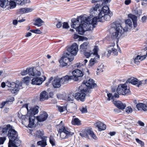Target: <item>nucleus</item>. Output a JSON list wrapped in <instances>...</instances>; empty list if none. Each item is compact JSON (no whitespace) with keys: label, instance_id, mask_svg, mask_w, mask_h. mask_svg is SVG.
Masks as SVG:
<instances>
[{"label":"nucleus","instance_id":"obj_48","mask_svg":"<svg viewBox=\"0 0 147 147\" xmlns=\"http://www.w3.org/2000/svg\"><path fill=\"white\" fill-rule=\"evenodd\" d=\"M96 61H94V60L93 59H91L89 63L88 64V65L89 66H92L95 63H96Z\"/></svg>","mask_w":147,"mask_h":147},{"label":"nucleus","instance_id":"obj_25","mask_svg":"<svg viewBox=\"0 0 147 147\" xmlns=\"http://www.w3.org/2000/svg\"><path fill=\"white\" fill-rule=\"evenodd\" d=\"M128 17L130 18L132 20L133 26L134 27H136L137 25V18L134 15L130 14L128 15Z\"/></svg>","mask_w":147,"mask_h":147},{"label":"nucleus","instance_id":"obj_50","mask_svg":"<svg viewBox=\"0 0 147 147\" xmlns=\"http://www.w3.org/2000/svg\"><path fill=\"white\" fill-rule=\"evenodd\" d=\"M28 69L27 68L26 70H24L22 71L21 73V74L22 76H24L27 74L28 73Z\"/></svg>","mask_w":147,"mask_h":147},{"label":"nucleus","instance_id":"obj_60","mask_svg":"<svg viewBox=\"0 0 147 147\" xmlns=\"http://www.w3.org/2000/svg\"><path fill=\"white\" fill-rule=\"evenodd\" d=\"M62 25V24L61 22H58L56 24V26L58 28H60Z\"/></svg>","mask_w":147,"mask_h":147},{"label":"nucleus","instance_id":"obj_41","mask_svg":"<svg viewBox=\"0 0 147 147\" xmlns=\"http://www.w3.org/2000/svg\"><path fill=\"white\" fill-rule=\"evenodd\" d=\"M104 66L103 65H100L97 69V73L98 74V73L102 72L103 71V68Z\"/></svg>","mask_w":147,"mask_h":147},{"label":"nucleus","instance_id":"obj_45","mask_svg":"<svg viewBox=\"0 0 147 147\" xmlns=\"http://www.w3.org/2000/svg\"><path fill=\"white\" fill-rule=\"evenodd\" d=\"M143 105V103H140L137 104L136 107L138 110H140L142 109Z\"/></svg>","mask_w":147,"mask_h":147},{"label":"nucleus","instance_id":"obj_3","mask_svg":"<svg viewBox=\"0 0 147 147\" xmlns=\"http://www.w3.org/2000/svg\"><path fill=\"white\" fill-rule=\"evenodd\" d=\"M97 18L88 17L85 19V21L75 29L76 31L80 35H83L85 31L92 30L95 28L97 24Z\"/></svg>","mask_w":147,"mask_h":147},{"label":"nucleus","instance_id":"obj_22","mask_svg":"<svg viewBox=\"0 0 147 147\" xmlns=\"http://www.w3.org/2000/svg\"><path fill=\"white\" fill-rule=\"evenodd\" d=\"M95 125L98 127L100 131L105 130L106 129V125L101 121H98L97 122Z\"/></svg>","mask_w":147,"mask_h":147},{"label":"nucleus","instance_id":"obj_36","mask_svg":"<svg viewBox=\"0 0 147 147\" xmlns=\"http://www.w3.org/2000/svg\"><path fill=\"white\" fill-rule=\"evenodd\" d=\"M49 141L50 143L53 147L56 146V141L54 138L52 136H51L49 138Z\"/></svg>","mask_w":147,"mask_h":147},{"label":"nucleus","instance_id":"obj_6","mask_svg":"<svg viewBox=\"0 0 147 147\" xmlns=\"http://www.w3.org/2000/svg\"><path fill=\"white\" fill-rule=\"evenodd\" d=\"M101 6L98 4H97L94 7H93L90 9V13L92 14L93 16L96 17V15L98 14V15H105L106 14H109L110 13V9L109 7L107 5H105L102 8L101 10L100 11L98 10V12L97 10Z\"/></svg>","mask_w":147,"mask_h":147},{"label":"nucleus","instance_id":"obj_63","mask_svg":"<svg viewBox=\"0 0 147 147\" xmlns=\"http://www.w3.org/2000/svg\"><path fill=\"white\" fill-rule=\"evenodd\" d=\"M41 33V32L39 29H37L35 30V33L37 34H40Z\"/></svg>","mask_w":147,"mask_h":147},{"label":"nucleus","instance_id":"obj_64","mask_svg":"<svg viewBox=\"0 0 147 147\" xmlns=\"http://www.w3.org/2000/svg\"><path fill=\"white\" fill-rule=\"evenodd\" d=\"M116 134V132L115 131L110 132L109 134L111 136H114Z\"/></svg>","mask_w":147,"mask_h":147},{"label":"nucleus","instance_id":"obj_42","mask_svg":"<svg viewBox=\"0 0 147 147\" xmlns=\"http://www.w3.org/2000/svg\"><path fill=\"white\" fill-rule=\"evenodd\" d=\"M136 142L140 145L141 147H144V142L140 140L138 138L136 139Z\"/></svg>","mask_w":147,"mask_h":147},{"label":"nucleus","instance_id":"obj_62","mask_svg":"<svg viewBox=\"0 0 147 147\" xmlns=\"http://www.w3.org/2000/svg\"><path fill=\"white\" fill-rule=\"evenodd\" d=\"M29 77L28 76H27V77H24V79L25 82H26L27 83V82H28V80H29Z\"/></svg>","mask_w":147,"mask_h":147},{"label":"nucleus","instance_id":"obj_13","mask_svg":"<svg viewBox=\"0 0 147 147\" xmlns=\"http://www.w3.org/2000/svg\"><path fill=\"white\" fill-rule=\"evenodd\" d=\"M72 74L73 76V79L75 81H77L78 80V78L81 77L83 76V74L82 71L79 69H76L73 71L72 72Z\"/></svg>","mask_w":147,"mask_h":147},{"label":"nucleus","instance_id":"obj_12","mask_svg":"<svg viewBox=\"0 0 147 147\" xmlns=\"http://www.w3.org/2000/svg\"><path fill=\"white\" fill-rule=\"evenodd\" d=\"M25 107L28 111V113L29 116H34L37 114L39 112V107L37 106L31 107L29 109L27 105H25Z\"/></svg>","mask_w":147,"mask_h":147},{"label":"nucleus","instance_id":"obj_24","mask_svg":"<svg viewBox=\"0 0 147 147\" xmlns=\"http://www.w3.org/2000/svg\"><path fill=\"white\" fill-rule=\"evenodd\" d=\"M49 96L47 92L45 91L42 92L40 94V100L43 101L48 99Z\"/></svg>","mask_w":147,"mask_h":147},{"label":"nucleus","instance_id":"obj_18","mask_svg":"<svg viewBox=\"0 0 147 147\" xmlns=\"http://www.w3.org/2000/svg\"><path fill=\"white\" fill-rule=\"evenodd\" d=\"M113 104L117 108L121 110L124 109L126 106L125 104H123L121 101H114Z\"/></svg>","mask_w":147,"mask_h":147},{"label":"nucleus","instance_id":"obj_5","mask_svg":"<svg viewBox=\"0 0 147 147\" xmlns=\"http://www.w3.org/2000/svg\"><path fill=\"white\" fill-rule=\"evenodd\" d=\"M94 82V81L92 79H90L86 82L84 81L79 86V89L82 92H88V93H90L91 92V89L97 86Z\"/></svg>","mask_w":147,"mask_h":147},{"label":"nucleus","instance_id":"obj_34","mask_svg":"<svg viewBox=\"0 0 147 147\" xmlns=\"http://www.w3.org/2000/svg\"><path fill=\"white\" fill-rule=\"evenodd\" d=\"M43 21L40 18H38L35 20L34 25L38 27L41 26L42 25V23H43Z\"/></svg>","mask_w":147,"mask_h":147},{"label":"nucleus","instance_id":"obj_37","mask_svg":"<svg viewBox=\"0 0 147 147\" xmlns=\"http://www.w3.org/2000/svg\"><path fill=\"white\" fill-rule=\"evenodd\" d=\"M37 144L38 146H40L41 147H45L47 145L46 141L43 140L38 141Z\"/></svg>","mask_w":147,"mask_h":147},{"label":"nucleus","instance_id":"obj_17","mask_svg":"<svg viewBox=\"0 0 147 147\" xmlns=\"http://www.w3.org/2000/svg\"><path fill=\"white\" fill-rule=\"evenodd\" d=\"M73 78V76L66 75L63 77L59 78L61 84H64L67 83L69 80L72 79Z\"/></svg>","mask_w":147,"mask_h":147},{"label":"nucleus","instance_id":"obj_56","mask_svg":"<svg viewBox=\"0 0 147 147\" xmlns=\"http://www.w3.org/2000/svg\"><path fill=\"white\" fill-rule=\"evenodd\" d=\"M20 12L22 14L26 13L25 8H22L20 9Z\"/></svg>","mask_w":147,"mask_h":147},{"label":"nucleus","instance_id":"obj_4","mask_svg":"<svg viewBox=\"0 0 147 147\" xmlns=\"http://www.w3.org/2000/svg\"><path fill=\"white\" fill-rule=\"evenodd\" d=\"M111 27L115 29V32L112 33L111 36L113 39H118L123 32L127 30L123 28L120 23L116 22H113L111 24Z\"/></svg>","mask_w":147,"mask_h":147},{"label":"nucleus","instance_id":"obj_7","mask_svg":"<svg viewBox=\"0 0 147 147\" xmlns=\"http://www.w3.org/2000/svg\"><path fill=\"white\" fill-rule=\"evenodd\" d=\"M126 82L124 84H120L118 85L117 91L120 94L125 95L129 94L130 93L129 87H128Z\"/></svg>","mask_w":147,"mask_h":147},{"label":"nucleus","instance_id":"obj_9","mask_svg":"<svg viewBox=\"0 0 147 147\" xmlns=\"http://www.w3.org/2000/svg\"><path fill=\"white\" fill-rule=\"evenodd\" d=\"M87 17L86 16H80L78 17L77 18H74L71 20L72 24L71 26L72 28H76L78 27V25H80L83 22L85 21V19H87Z\"/></svg>","mask_w":147,"mask_h":147},{"label":"nucleus","instance_id":"obj_46","mask_svg":"<svg viewBox=\"0 0 147 147\" xmlns=\"http://www.w3.org/2000/svg\"><path fill=\"white\" fill-rule=\"evenodd\" d=\"M133 111L132 109L130 107H127L125 109L126 112L128 113H131Z\"/></svg>","mask_w":147,"mask_h":147},{"label":"nucleus","instance_id":"obj_61","mask_svg":"<svg viewBox=\"0 0 147 147\" xmlns=\"http://www.w3.org/2000/svg\"><path fill=\"white\" fill-rule=\"evenodd\" d=\"M131 3V0H126L125 1V3L126 5H128Z\"/></svg>","mask_w":147,"mask_h":147},{"label":"nucleus","instance_id":"obj_33","mask_svg":"<svg viewBox=\"0 0 147 147\" xmlns=\"http://www.w3.org/2000/svg\"><path fill=\"white\" fill-rule=\"evenodd\" d=\"M75 116L73 117V118L71 122L72 124L73 125H80V121L78 118H74V117Z\"/></svg>","mask_w":147,"mask_h":147},{"label":"nucleus","instance_id":"obj_26","mask_svg":"<svg viewBox=\"0 0 147 147\" xmlns=\"http://www.w3.org/2000/svg\"><path fill=\"white\" fill-rule=\"evenodd\" d=\"M119 94L118 93H115L114 94V95L113 96L112 94L111 93H109L107 94V96L108 97V100H112L113 102L114 100V99L115 98H118L119 97V96L118 95Z\"/></svg>","mask_w":147,"mask_h":147},{"label":"nucleus","instance_id":"obj_15","mask_svg":"<svg viewBox=\"0 0 147 147\" xmlns=\"http://www.w3.org/2000/svg\"><path fill=\"white\" fill-rule=\"evenodd\" d=\"M48 115L45 111L41 112L39 115L37 117V120L39 122H42L45 121L47 118Z\"/></svg>","mask_w":147,"mask_h":147},{"label":"nucleus","instance_id":"obj_19","mask_svg":"<svg viewBox=\"0 0 147 147\" xmlns=\"http://www.w3.org/2000/svg\"><path fill=\"white\" fill-rule=\"evenodd\" d=\"M43 81V78L40 77L34 78L32 80V84L34 85H39L41 84Z\"/></svg>","mask_w":147,"mask_h":147},{"label":"nucleus","instance_id":"obj_31","mask_svg":"<svg viewBox=\"0 0 147 147\" xmlns=\"http://www.w3.org/2000/svg\"><path fill=\"white\" fill-rule=\"evenodd\" d=\"M86 134H89L95 140H97V137L94 134V132L90 129H88L87 130Z\"/></svg>","mask_w":147,"mask_h":147},{"label":"nucleus","instance_id":"obj_59","mask_svg":"<svg viewBox=\"0 0 147 147\" xmlns=\"http://www.w3.org/2000/svg\"><path fill=\"white\" fill-rule=\"evenodd\" d=\"M146 56L147 57L146 55V56L145 55H143V56H140V55H139V58L140 59V61H142V60L144 59H145L146 58Z\"/></svg>","mask_w":147,"mask_h":147},{"label":"nucleus","instance_id":"obj_39","mask_svg":"<svg viewBox=\"0 0 147 147\" xmlns=\"http://www.w3.org/2000/svg\"><path fill=\"white\" fill-rule=\"evenodd\" d=\"M29 116H26L24 115H22L21 116V118L23 120L22 121V123H24V121H25L26 122L28 121V118Z\"/></svg>","mask_w":147,"mask_h":147},{"label":"nucleus","instance_id":"obj_29","mask_svg":"<svg viewBox=\"0 0 147 147\" xmlns=\"http://www.w3.org/2000/svg\"><path fill=\"white\" fill-rule=\"evenodd\" d=\"M8 0H0V5L1 7L4 8L9 5Z\"/></svg>","mask_w":147,"mask_h":147},{"label":"nucleus","instance_id":"obj_20","mask_svg":"<svg viewBox=\"0 0 147 147\" xmlns=\"http://www.w3.org/2000/svg\"><path fill=\"white\" fill-rule=\"evenodd\" d=\"M98 49L97 46H95L93 50V54L96 55L94 58L93 59L94 61H96V63H97L99 59L100 56L98 54Z\"/></svg>","mask_w":147,"mask_h":147},{"label":"nucleus","instance_id":"obj_2","mask_svg":"<svg viewBox=\"0 0 147 147\" xmlns=\"http://www.w3.org/2000/svg\"><path fill=\"white\" fill-rule=\"evenodd\" d=\"M78 46L76 43H73L67 49V52L64 53L59 61L61 65L63 67L66 66L69 61L71 62L74 59L73 56H76L78 51Z\"/></svg>","mask_w":147,"mask_h":147},{"label":"nucleus","instance_id":"obj_51","mask_svg":"<svg viewBox=\"0 0 147 147\" xmlns=\"http://www.w3.org/2000/svg\"><path fill=\"white\" fill-rule=\"evenodd\" d=\"M80 111L82 113H86L87 112V109L86 107H82L80 109Z\"/></svg>","mask_w":147,"mask_h":147},{"label":"nucleus","instance_id":"obj_49","mask_svg":"<svg viewBox=\"0 0 147 147\" xmlns=\"http://www.w3.org/2000/svg\"><path fill=\"white\" fill-rule=\"evenodd\" d=\"M6 139V136L0 137V144H3Z\"/></svg>","mask_w":147,"mask_h":147},{"label":"nucleus","instance_id":"obj_55","mask_svg":"<svg viewBox=\"0 0 147 147\" xmlns=\"http://www.w3.org/2000/svg\"><path fill=\"white\" fill-rule=\"evenodd\" d=\"M6 104H7V102H6V101L2 102L0 104V107L1 108H3Z\"/></svg>","mask_w":147,"mask_h":147},{"label":"nucleus","instance_id":"obj_44","mask_svg":"<svg viewBox=\"0 0 147 147\" xmlns=\"http://www.w3.org/2000/svg\"><path fill=\"white\" fill-rule=\"evenodd\" d=\"M14 100V98L12 96H9L6 100V101L7 102V104L9 102H11L13 101Z\"/></svg>","mask_w":147,"mask_h":147},{"label":"nucleus","instance_id":"obj_40","mask_svg":"<svg viewBox=\"0 0 147 147\" xmlns=\"http://www.w3.org/2000/svg\"><path fill=\"white\" fill-rule=\"evenodd\" d=\"M125 23L127 26H128L129 27H131L132 26V23L131 20L129 19H128L125 20Z\"/></svg>","mask_w":147,"mask_h":147},{"label":"nucleus","instance_id":"obj_43","mask_svg":"<svg viewBox=\"0 0 147 147\" xmlns=\"http://www.w3.org/2000/svg\"><path fill=\"white\" fill-rule=\"evenodd\" d=\"M36 134L38 136L40 137H42L44 134V132L42 130H39L37 131Z\"/></svg>","mask_w":147,"mask_h":147},{"label":"nucleus","instance_id":"obj_54","mask_svg":"<svg viewBox=\"0 0 147 147\" xmlns=\"http://www.w3.org/2000/svg\"><path fill=\"white\" fill-rule=\"evenodd\" d=\"M136 14L140 16L141 15L142 13V10L141 9H137L136 11Z\"/></svg>","mask_w":147,"mask_h":147},{"label":"nucleus","instance_id":"obj_16","mask_svg":"<svg viewBox=\"0 0 147 147\" xmlns=\"http://www.w3.org/2000/svg\"><path fill=\"white\" fill-rule=\"evenodd\" d=\"M28 73L30 76H39L41 75L40 71L34 69L33 67L28 69Z\"/></svg>","mask_w":147,"mask_h":147},{"label":"nucleus","instance_id":"obj_57","mask_svg":"<svg viewBox=\"0 0 147 147\" xmlns=\"http://www.w3.org/2000/svg\"><path fill=\"white\" fill-rule=\"evenodd\" d=\"M26 13L30 12L33 10V9L30 8H25Z\"/></svg>","mask_w":147,"mask_h":147},{"label":"nucleus","instance_id":"obj_23","mask_svg":"<svg viewBox=\"0 0 147 147\" xmlns=\"http://www.w3.org/2000/svg\"><path fill=\"white\" fill-rule=\"evenodd\" d=\"M28 121L29 123L28 125V127L30 128H32L33 127L34 124V121L35 119V117L34 116H29Z\"/></svg>","mask_w":147,"mask_h":147},{"label":"nucleus","instance_id":"obj_47","mask_svg":"<svg viewBox=\"0 0 147 147\" xmlns=\"http://www.w3.org/2000/svg\"><path fill=\"white\" fill-rule=\"evenodd\" d=\"M139 57V55H138L134 59V62L136 64H138L139 63L140 61Z\"/></svg>","mask_w":147,"mask_h":147},{"label":"nucleus","instance_id":"obj_14","mask_svg":"<svg viewBox=\"0 0 147 147\" xmlns=\"http://www.w3.org/2000/svg\"><path fill=\"white\" fill-rule=\"evenodd\" d=\"M94 18H97V22H103L104 20L106 21H109L111 18L110 16L109 15V14H106L104 15H99L98 18L96 16L94 17Z\"/></svg>","mask_w":147,"mask_h":147},{"label":"nucleus","instance_id":"obj_28","mask_svg":"<svg viewBox=\"0 0 147 147\" xmlns=\"http://www.w3.org/2000/svg\"><path fill=\"white\" fill-rule=\"evenodd\" d=\"M126 83H131V84L136 85L138 83V79L136 78H130L128 79L126 81Z\"/></svg>","mask_w":147,"mask_h":147},{"label":"nucleus","instance_id":"obj_11","mask_svg":"<svg viewBox=\"0 0 147 147\" xmlns=\"http://www.w3.org/2000/svg\"><path fill=\"white\" fill-rule=\"evenodd\" d=\"M9 89L11 92L13 94L18 92L19 89L22 88V83L21 82L19 83L18 84H16L14 82H11Z\"/></svg>","mask_w":147,"mask_h":147},{"label":"nucleus","instance_id":"obj_38","mask_svg":"<svg viewBox=\"0 0 147 147\" xmlns=\"http://www.w3.org/2000/svg\"><path fill=\"white\" fill-rule=\"evenodd\" d=\"M82 53H84V55L87 58H88L90 57L91 55L93 53L91 51H90L89 52H87L86 51L84 52H82Z\"/></svg>","mask_w":147,"mask_h":147},{"label":"nucleus","instance_id":"obj_27","mask_svg":"<svg viewBox=\"0 0 147 147\" xmlns=\"http://www.w3.org/2000/svg\"><path fill=\"white\" fill-rule=\"evenodd\" d=\"M52 85L55 88H59L61 86V84L59 78H55L52 82Z\"/></svg>","mask_w":147,"mask_h":147},{"label":"nucleus","instance_id":"obj_8","mask_svg":"<svg viewBox=\"0 0 147 147\" xmlns=\"http://www.w3.org/2000/svg\"><path fill=\"white\" fill-rule=\"evenodd\" d=\"M59 132L61 139L67 138L74 134V132L70 131L68 128L65 127L59 129Z\"/></svg>","mask_w":147,"mask_h":147},{"label":"nucleus","instance_id":"obj_35","mask_svg":"<svg viewBox=\"0 0 147 147\" xmlns=\"http://www.w3.org/2000/svg\"><path fill=\"white\" fill-rule=\"evenodd\" d=\"M100 1H102V5L104 4H107L110 2V0H92V2L93 3H94Z\"/></svg>","mask_w":147,"mask_h":147},{"label":"nucleus","instance_id":"obj_10","mask_svg":"<svg viewBox=\"0 0 147 147\" xmlns=\"http://www.w3.org/2000/svg\"><path fill=\"white\" fill-rule=\"evenodd\" d=\"M79 90H80V92L76 93L74 96V98L78 100L83 102L85 99L86 95L89 96V93H88V92H83L79 89Z\"/></svg>","mask_w":147,"mask_h":147},{"label":"nucleus","instance_id":"obj_58","mask_svg":"<svg viewBox=\"0 0 147 147\" xmlns=\"http://www.w3.org/2000/svg\"><path fill=\"white\" fill-rule=\"evenodd\" d=\"M82 66H83V65L82 63H77L76 65V66L78 68H80Z\"/></svg>","mask_w":147,"mask_h":147},{"label":"nucleus","instance_id":"obj_1","mask_svg":"<svg viewBox=\"0 0 147 147\" xmlns=\"http://www.w3.org/2000/svg\"><path fill=\"white\" fill-rule=\"evenodd\" d=\"M1 135L8 136L9 139L8 147H18L20 145L21 141L18 137V133L14 127L10 124L2 128Z\"/></svg>","mask_w":147,"mask_h":147},{"label":"nucleus","instance_id":"obj_21","mask_svg":"<svg viewBox=\"0 0 147 147\" xmlns=\"http://www.w3.org/2000/svg\"><path fill=\"white\" fill-rule=\"evenodd\" d=\"M89 42H84L80 46V49L81 52H84L86 51V50L88 48Z\"/></svg>","mask_w":147,"mask_h":147},{"label":"nucleus","instance_id":"obj_53","mask_svg":"<svg viewBox=\"0 0 147 147\" xmlns=\"http://www.w3.org/2000/svg\"><path fill=\"white\" fill-rule=\"evenodd\" d=\"M69 26L67 22H64L63 24V27L64 28L67 29L69 28Z\"/></svg>","mask_w":147,"mask_h":147},{"label":"nucleus","instance_id":"obj_52","mask_svg":"<svg viewBox=\"0 0 147 147\" xmlns=\"http://www.w3.org/2000/svg\"><path fill=\"white\" fill-rule=\"evenodd\" d=\"M65 108L62 107L58 106V109L60 112H62L64 111V110L65 109Z\"/></svg>","mask_w":147,"mask_h":147},{"label":"nucleus","instance_id":"obj_30","mask_svg":"<svg viewBox=\"0 0 147 147\" xmlns=\"http://www.w3.org/2000/svg\"><path fill=\"white\" fill-rule=\"evenodd\" d=\"M111 53L114 54L115 55H117L118 54V52L116 49L113 48H112L111 49L108 51V53L107 54L108 57H109Z\"/></svg>","mask_w":147,"mask_h":147},{"label":"nucleus","instance_id":"obj_32","mask_svg":"<svg viewBox=\"0 0 147 147\" xmlns=\"http://www.w3.org/2000/svg\"><path fill=\"white\" fill-rule=\"evenodd\" d=\"M74 98V96L72 94H70L67 95L65 98V100L67 101H73Z\"/></svg>","mask_w":147,"mask_h":147}]
</instances>
